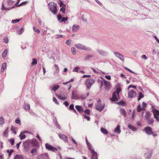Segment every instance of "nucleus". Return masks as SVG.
<instances>
[{
	"mask_svg": "<svg viewBox=\"0 0 159 159\" xmlns=\"http://www.w3.org/2000/svg\"><path fill=\"white\" fill-rule=\"evenodd\" d=\"M142 115L143 117L147 120H148L150 117V113L148 111L142 112Z\"/></svg>",
	"mask_w": 159,
	"mask_h": 159,
	"instance_id": "nucleus-11",
	"label": "nucleus"
},
{
	"mask_svg": "<svg viewBox=\"0 0 159 159\" xmlns=\"http://www.w3.org/2000/svg\"><path fill=\"white\" fill-rule=\"evenodd\" d=\"M39 149L38 147L34 148L31 151V153L33 156L37 155L38 154V150Z\"/></svg>",
	"mask_w": 159,
	"mask_h": 159,
	"instance_id": "nucleus-15",
	"label": "nucleus"
},
{
	"mask_svg": "<svg viewBox=\"0 0 159 159\" xmlns=\"http://www.w3.org/2000/svg\"><path fill=\"white\" fill-rule=\"evenodd\" d=\"M114 53L115 54L116 57L119 58L120 60L123 61H124V58L122 54L117 52H114Z\"/></svg>",
	"mask_w": 159,
	"mask_h": 159,
	"instance_id": "nucleus-16",
	"label": "nucleus"
},
{
	"mask_svg": "<svg viewBox=\"0 0 159 159\" xmlns=\"http://www.w3.org/2000/svg\"><path fill=\"white\" fill-rule=\"evenodd\" d=\"M120 112L121 114H122L124 117H125L126 115V112L125 110L123 109H121L120 110Z\"/></svg>",
	"mask_w": 159,
	"mask_h": 159,
	"instance_id": "nucleus-37",
	"label": "nucleus"
},
{
	"mask_svg": "<svg viewBox=\"0 0 159 159\" xmlns=\"http://www.w3.org/2000/svg\"><path fill=\"white\" fill-rule=\"evenodd\" d=\"M98 51L101 55H104L105 53V52L100 50H98Z\"/></svg>",
	"mask_w": 159,
	"mask_h": 159,
	"instance_id": "nucleus-47",
	"label": "nucleus"
},
{
	"mask_svg": "<svg viewBox=\"0 0 159 159\" xmlns=\"http://www.w3.org/2000/svg\"><path fill=\"white\" fill-rule=\"evenodd\" d=\"M37 64V60L36 58H33V61L31 64L32 65H34Z\"/></svg>",
	"mask_w": 159,
	"mask_h": 159,
	"instance_id": "nucleus-33",
	"label": "nucleus"
},
{
	"mask_svg": "<svg viewBox=\"0 0 159 159\" xmlns=\"http://www.w3.org/2000/svg\"><path fill=\"white\" fill-rule=\"evenodd\" d=\"M75 107L77 111L80 113L84 111L83 108L81 106L77 105Z\"/></svg>",
	"mask_w": 159,
	"mask_h": 159,
	"instance_id": "nucleus-19",
	"label": "nucleus"
},
{
	"mask_svg": "<svg viewBox=\"0 0 159 159\" xmlns=\"http://www.w3.org/2000/svg\"><path fill=\"white\" fill-rule=\"evenodd\" d=\"M53 101L55 102V103L57 104H58V103L55 98H53Z\"/></svg>",
	"mask_w": 159,
	"mask_h": 159,
	"instance_id": "nucleus-59",
	"label": "nucleus"
},
{
	"mask_svg": "<svg viewBox=\"0 0 159 159\" xmlns=\"http://www.w3.org/2000/svg\"><path fill=\"white\" fill-rule=\"evenodd\" d=\"M142 110H143V109L142 107H141L140 105H139L138 107V108H137V111L138 112H139Z\"/></svg>",
	"mask_w": 159,
	"mask_h": 159,
	"instance_id": "nucleus-39",
	"label": "nucleus"
},
{
	"mask_svg": "<svg viewBox=\"0 0 159 159\" xmlns=\"http://www.w3.org/2000/svg\"><path fill=\"white\" fill-rule=\"evenodd\" d=\"M141 57L143 59L145 60L147 59L148 58L147 57H146V56L145 55H142L141 56Z\"/></svg>",
	"mask_w": 159,
	"mask_h": 159,
	"instance_id": "nucleus-60",
	"label": "nucleus"
},
{
	"mask_svg": "<svg viewBox=\"0 0 159 159\" xmlns=\"http://www.w3.org/2000/svg\"><path fill=\"white\" fill-rule=\"evenodd\" d=\"M7 152L8 153L9 156H10L11 154L13 152V150H11L10 151L8 150H7Z\"/></svg>",
	"mask_w": 159,
	"mask_h": 159,
	"instance_id": "nucleus-50",
	"label": "nucleus"
},
{
	"mask_svg": "<svg viewBox=\"0 0 159 159\" xmlns=\"http://www.w3.org/2000/svg\"><path fill=\"white\" fill-rule=\"evenodd\" d=\"M147 104L146 103H145V102H143L142 103V107L143 109V110H145V108L147 107Z\"/></svg>",
	"mask_w": 159,
	"mask_h": 159,
	"instance_id": "nucleus-46",
	"label": "nucleus"
},
{
	"mask_svg": "<svg viewBox=\"0 0 159 159\" xmlns=\"http://www.w3.org/2000/svg\"><path fill=\"white\" fill-rule=\"evenodd\" d=\"M32 143L34 146H37L39 144L38 142L35 139L33 140L32 141Z\"/></svg>",
	"mask_w": 159,
	"mask_h": 159,
	"instance_id": "nucleus-29",
	"label": "nucleus"
},
{
	"mask_svg": "<svg viewBox=\"0 0 159 159\" xmlns=\"http://www.w3.org/2000/svg\"><path fill=\"white\" fill-rule=\"evenodd\" d=\"M67 17H63L62 18V20H61V21L65 22V21H66L67 20Z\"/></svg>",
	"mask_w": 159,
	"mask_h": 159,
	"instance_id": "nucleus-61",
	"label": "nucleus"
},
{
	"mask_svg": "<svg viewBox=\"0 0 159 159\" xmlns=\"http://www.w3.org/2000/svg\"><path fill=\"white\" fill-rule=\"evenodd\" d=\"M120 126L119 125H118L116 128H115L114 131L115 133H116L118 134H119L120 133L121 130L120 129Z\"/></svg>",
	"mask_w": 159,
	"mask_h": 159,
	"instance_id": "nucleus-21",
	"label": "nucleus"
},
{
	"mask_svg": "<svg viewBox=\"0 0 159 159\" xmlns=\"http://www.w3.org/2000/svg\"><path fill=\"white\" fill-rule=\"evenodd\" d=\"M93 57L92 55H87L85 57V60L88 59L89 58H91Z\"/></svg>",
	"mask_w": 159,
	"mask_h": 159,
	"instance_id": "nucleus-52",
	"label": "nucleus"
},
{
	"mask_svg": "<svg viewBox=\"0 0 159 159\" xmlns=\"http://www.w3.org/2000/svg\"><path fill=\"white\" fill-rule=\"evenodd\" d=\"M74 46L76 48L79 49H80L85 51H90L91 50L90 48L80 43L76 44Z\"/></svg>",
	"mask_w": 159,
	"mask_h": 159,
	"instance_id": "nucleus-4",
	"label": "nucleus"
},
{
	"mask_svg": "<svg viewBox=\"0 0 159 159\" xmlns=\"http://www.w3.org/2000/svg\"><path fill=\"white\" fill-rule=\"evenodd\" d=\"M45 147L46 149L50 151H51L53 152H55L57 150V149L53 148L52 145L48 143H46L45 144Z\"/></svg>",
	"mask_w": 159,
	"mask_h": 159,
	"instance_id": "nucleus-8",
	"label": "nucleus"
},
{
	"mask_svg": "<svg viewBox=\"0 0 159 159\" xmlns=\"http://www.w3.org/2000/svg\"><path fill=\"white\" fill-rule=\"evenodd\" d=\"M4 123V119L3 117H0V126L2 127Z\"/></svg>",
	"mask_w": 159,
	"mask_h": 159,
	"instance_id": "nucleus-26",
	"label": "nucleus"
},
{
	"mask_svg": "<svg viewBox=\"0 0 159 159\" xmlns=\"http://www.w3.org/2000/svg\"><path fill=\"white\" fill-rule=\"evenodd\" d=\"M27 3V2H22V3H21L18 6H21L22 5L26 4Z\"/></svg>",
	"mask_w": 159,
	"mask_h": 159,
	"instance_id": "nucleus-62",
	"label": "nucleus"
},
{
	"mask_svg": "<svg viewBox=\"0 0 159 159\" xmlns=\"http://www.w3.org/2000/svg\"><path fill=\"white\" fill-rule=\"evenodd\" d=\"M72 98L75 99H79V95H75L74 94V91H73L72 93Z\"/></svg>",
	"mask_w": 159,
	"mask_h": 159,
	"instance_id": "nucleus-28",
	"label": "nucleus"
},
{
	"mask_svg": "<svg viewBox=\"0 0 159 159\" xmlns=\"http://www.w3.org/2000/svg\"><path fill=\"white\" fill-rule=\"evenodd\" d=\"M90 110L89 109H86L84 111V113L87 115H90Z\"/></svg>",
	"mask_w": 159,
	"mask_h": 159,
	"instance_id": "nucleus-51",
	"label": "nucleus"
},
{
	"mask_svg": "<svg viewBox=\"0 0 159 159\" xmlns=\"http://www.w3.org/2000/svg\"><path fill=\"white\" fill-rule=\"evenodd\" d=\"M69 109L70 110H73L74 109V106L73 104H71L69 106Z\"/></svg>",
	"mask_w": 159,
	"mask_h": 159,
	"instance_id": "nucleus-56",
	"label": "nucleus"
},
{
	"mask_svg": "<svg viewBox=\"0 0 159 159\" xmlns=\"http://www.w3.org/2000/svg\"><path fill=\"white\" fill-rule=\"evenodd\" d=\"M57 97L61 100H65L66 98V97L65 95L60 94L57 96Z\"/></svg>",
	"mask_w": 159,
	"mask_h": 159,
	"instance_id": "nucleus-22",
	"label": "nucleus"
},
{
	"mask_svg": "<svg viewBox=\"0 0 159 159\" xmlns=\"http://www.w3.org/2000/svg\"><path fill=\"white\" fill-rule=\"evenodd\" d=\"M152 112H153L154 118L158 121H159V111L154 108L153 107H152Z\"/></svg>",
	"mask_w": 159,
	"mask_h": 159,
	"instance_id": "nucleus-7",
	"label": "nucleus"
},
{
	"mask_svg": "<svg viewBox=\"0 0 159 159\" xmlns=\"http://www.w3.org/2000/svg\"><path fill=\"white\" fill-rule=\"evenodd\" d=\"M128 127L133 131H135L136 129V128L133 125H129Z\"/></svg>",
	"mask_w": 159,
	"mask_h": 159,
	"instance_id": "nucleus-30",
	"label": "nucleus"
},
{
	"mask_svg": "<svg viewBox=\"0 0 159 159\" xmlns=\"http://www.w3.org/2000/svg\"><path fill=\"white\" fill-rule=\"evenodd\" d=\"M144 97L143 95L140 92L139 93V96L138 98V100L139 101L141 98H143Z\"/></svg>",
	"mask_w": 159,
	"mask_h": 159,
	"instance_id": "nucleus-42",
	"label": "nucleus"
},
{
	"mask_svg": "<svg viewBox=\"0 0 159 159\" xmlns=\"http://www.w3.org/2000/svg\"><path fill=\"white\" fill-rule=\"evenodd\" d=\"M80 69V68L78 67H76L73 70V71H75L76 72H78V70Z\"/></svg>",
	"mask_w": 159,
	"mask_h": 159,
	"instance_id": "nucleus-54",
	"label": "nucleus"
},
{
	"mask_svg": "<svg viewBox=\"0 0 159 159\" xmlns=\"http://www.w3.org/2000/svg\"><path fill=\"white\" fill-rule=\"evenodd\" d=\"M7 67L6 64L4 63L2 65V71L3 72Z\"/></svg>",
	"mask_w": 159,
	"mask_h": 159,
	"instance_id": "nucleus-32",
	"label": "nucleus"
},
{
	"mask_svg": "<svg viewBox=\"0 0 159 159\" xmlns=\"http://www.w3.org/2000/svg\"><path fill=\"white\" fill-rule=\"evenodd\" d=\"M24 108L25 110H30V105L27 104H25L24 106Z\"/></svg>",
	"mask_w": 159,
	"mask_h": 159,
	"instance_id": "nucleus-34",
	"label": "nucleus"
},
{
	"mask_svg": "<svg viewBox=\"0 0 159 159\" xmlns=\"http://www.w3.org/2000/svg\"><path fill=\"white\" fill-rule=\"evenodd\" d=\"M24 29L23 28H21L20 29V31L18 32V34H21L24 32Z\"/></svg>",
	"mask_w": 159,
	"mask_h": 159,
	"instance_id": "nucleus-55",
	"label": "nucleus"
},
{
	"mask_svg": "<svg viewBox=\"0 0 159 159\" xmlns=\"http://www.w3.org/2000/svg\"><path fill=\"white\" fill-rule=\"evenodd\" d=\"M79 26L78 25H74L72 28V30L73 31L76 32L79 29Z\"/></svg>",
	"mask_w": 159,
	"mask_h": 159,
	"instance_id": "nucleus-20",
	"label": "nucleus"
},
{
	"mask_svg": "<svg viewBox=\"0 0 159 159\" xmlns=\"http://www.w3.org/2000/svg\"><path fill=\"white\" fill-rule=\"evenodd\" d=\"M11 130L15 134H16V132L15 131V128L14 126H12L11 129Z\"/></svg>",
	"mask_w": 159,
	"mask_h": 159,
	"instance_id": "nucleus-48",
	"label": "nucleus"
},
{
	"mask_svg": "<svg viewBox=\"0 0 159 159\" xmlns=\"http://www.w3.org/2000/svg\"><path fill=\"white\" fill-rule=\"evenodd\" d=\"M101 102L100 99L98 101L97 104L96 106V109L100 111H102L104 107V105L103 104H101Z\"/></svg>",
	"mask_w": 159,
	"mask_h": 159,
	"instance_id": "nucleus-6",
	"label": "nucleus"
},
{
	"mask_svg": "<svg viewBox=\"0 0 159 159\" xmlns=\"http://www.w3.org/2000/svg\"><path fill=\"white\" fill-rule=\"evenodd\" d=\"M37 159H48V154L46 153L39 155Z\"/></svg>",
	"mask_w": 159,
	"mask_h": 159,
	"instance_id": "nucleus-17",
	"label": "nucleus"
},
{
	"mask_svg": "<svg viewBox=\"0 0 159 159\" xmlns=\"http://www.w3.org/2000/svg\"><path fill=\"white\" fill-rule=\"evenodd\" d=\"M86 142L89 150L91 151L92 153L91 159H98L97 154L93 149L91 144L88 142L87 138H86Z\"/></svg>",
	"mask_w": 159,
	"mask_h": 159,
	"instance_id": "nucleus-2",
	"label": "nucleus"
},
{
	"mask_svg": "<svg viewBox=\"0 0 159 159\" xmlns=\"http://www.w3.org/2000/svg\"><path fill=\"white\" fill-rule=\"evenodd\" d=\"M59 88V85H55L52 88V89L54 91H55Z\"/></svg>",
	"mask_w": 159,
	"mask_h": 159,
	"instance_id": "nucleus-41",
	"label": "nucleus"
},
{
	"mask_svg": "<svg viewBox=\"0 0 159 159\" xmlns=\"http://www.w3.org/2000/svg\"><path fill=\"white\" fill-rule=\"evenodd\" d=\"M105 89L107 90H109L111 88V84L110 82L104 80Z\"/></svg>",
	"mask_w": 159,
	"mask_h": 159,
	"instance_id": "nucleus-9",
	"label": "nucleus"
},
{
	"mask_svg": "<svg viewBox=\"0 0 159 159\" xmlns=\"http://www.w3.org/2000/svg\"><path fill=\"white\" fill-rule=\"evenodd\" d=\"M33 29L35 32H37L38 33H40V31L39 29H37L34 27H33Z\"/></svg>",
	"mask_w": 159,
	"mask_h": 159,
	"instance_id": "nucleus-53",
	"label": "nucleus"
},
{
	"mask_svg": "<svg viewBox=\"0 0 159 159\" xmlns=\"http://www.w3.org/2000/svg\"><path fill=\"white\" fill-rule=\"evenodd\" d=\"M71 51L73 54H75L76 52V49L75 47H72L71 49Z\"/></svg>",
	"mask_w": 159,
	"mask_h": 159,
	"instance_id": "nucleus-40",
	"label": "nucleus"
},
{
	"mask_svg": "<svg viewBox=\"0 0 159 159\" xmlns=\"http://www.w3.org/2000/svg\"><path fill=\"white\" fill-rule=\"evenodd\" d=\"M84 116L85 119H86L88 121L90 120V117L89 116H87L85 115H84Z\"/></svg>",
	"mask_w": 159,
	"mask_h": 159,
	"instance_id": "nucleus-57",
	"label": "nucleus"
},
{
	"mask_svg": "<svg viewBox=\"0 0 159 159\" xmlns=\"http://www.w3.org/2000/svg\"><path fill=\"white\" fill-rule=\"evenodd\" d=\"M145 155V157L148 159L149 158H150L151 156V154H149L148 155H147V154H146Z\"/></svg>",
	"mask_w": 159,
	"mask_h": 159,
	"instance_id": "nucleus-58",
	"label": "nucleus"
},
{
	"mask_svg": "<svg viewBox=\"0 0 159 159\" xmlns=\"http://www.w3.org/2000/svg\"><path fill=\"white\" fill-rule=\"evenodd\" d=\"M8 130L9 128H7L4 132L3 135L6 137H7L8 135Z\"/></svg>",
	"mask_w": 159,
	"mask_h": 159,
	"instance_id": "nucleus-24",
	"label": "nucleus"
},
{
	"mask_svg": "<svg viewBox=\"0 0 159 159\" xmlns=\"http://www.w3.org/2000/svg\"><path fill=\"white\" fill-rule=\"evenodd\" d=\"M21 19H16V20H13L11 22L12 23H16L19 22L20 20Z\"/></svg>",
	"mask_w": 159,
	"mask_h": 159,
	"instance_id": "nucleus-44",
	"label": "nucleus"
},
{
	"mask_svg": "<svg viewBox=\"0 0 159 159\" xmlns=\"http://www.w3.org/2000/svg\"><path fill=\"white\" fill-rule=\"evenodd\" d=\"M145 132L148 134H153L152 129L151 127H148L145 129Z\"/></svg>",
	"mask_w": 159,
	"mask_h": 159,
	"instance_id": "nucleus-18",
	"label": "nucleus"
},
{
	"mask_svg": "<svg viewBox=\"0 0 159 159\" xmlns=\"http://www.w3.org/2000/svg\"><path fill=\"white\" fill-rule=\"evenodd\" d=\"M59 5L61 7L60 11H62L63 13H65L66 5L64 4L61 1L60 2Z\"/></svg>",
	"mask_w": 159,
	"mask_h": 159,
	"instance_id": "nucleus-10",
	"label": "nucleus"
},
{
	"mask_svg": "<svg viewBox=\"0 0 159 159\" xmlns=\"http://www.w3.org/2000/svg\"><path fill=\"white\" fill-rule=\"evenodd\" d=\"M86 98V96L84 94L79 95V99H81L82 100H84Z\"/></svg>",
	"mask_w": 159,
	"mask_h": 159,
	"instance_id": "nucleus-27",
	"label": "nucleus"
},
{
	"mask_svg": "<svg viewBox=\"0 0 159 159\" xmlns=\"http://www.w3.org/2000/svg\"><path fill=\"white\" fill-rule=\"evenodd\" d=\"M14 139L12 138L11 139L9 140V142L12 145H13L14 143Z\"/></svg>",
	"mask_w": 159,
	"mask_h": 159,
	"instance_id": "nucleus-45",
	"label": "nucleus"
},
{
	"mask_svg": "<svg viewBox=\"0 0 159 159\" xmlns=\"http://www.w3.org/2000/svg\"><path fill=\"white\" fill-rule=\"evenodd\" d=\"M25 132H24L21 133L20 135L19 136L20 138V139L22 140L25 138V135L24 134V133Z\"/></svg>",
	"mask_w": 159,
	"mask_h": 159,
	"instance_id": "nucleus-31",
	"label": "nucleus"
},
{
	"mask_svg": "<svg viewBox=\"0 0 159 159\" xmlns=\"http://www.w3.org/2000/svg\"><path fill=\"white\" fill-rule=\"evenodd\" d=\"M101 131L105 134H108V131L105 129L102 128L101 129Z\"/></svg>",
	"mask_w": 159,
	"mask_h": 159,
	"instance_id": "nucleus-25",
	"label": "nucleus"
},
{
	"mask_svg": "<svg viewBox=\"0 0 159 159\" xmlns=\"http://www.w3.org/2000/svg\"><path fill=\"white\" fill-rule=\"evenodd\" d=\"M136 95V92L134 90H130L128 93V97L132 98Z\"/></svg>",
	"mask_w": 159,
	"mask_h": 159,
	"instance_id": "nucleus-12",
	"label": "nucleus"
},
{
	"mask_svg": "<svg viewBox=\"0 0 159 159\" xmlns=\"http://www.w3.org/2000/svg\"><path fill=\"white\" fill-rule=\"evenodd\" d=\"M99 82L101 84V87L104 84V80H103L100 81Z\"/></svg>",
	"mask_w": 159,
	"mask_h": 159,
	"instance_id": "nucleus-63",
	"label": "nucleus"
},
{
	"mask_svg": "<svg viewBox=\"0 0 159 159\" xmlns=\"http://www.w3.org/2000/svg\"><path fill=\"white\" fill-rule=\"evenodd\" d=\"M14 159H24V158L22 155L17 154L15 156Z\"/></svg>",
	"mask_w": 159,
	"mask_h": 159,
	"instance_id": "nucleus-23",
	"label": "nucleus"
},
{
	"mask_svg": "<svg viewBox=\"0 0 159 159\" xmlns=\"http://www.w3.org/2000/svg\"><path fill=\"white\" fill-rule=\"evenodd\" d=\"M7 49H5L3 52L2 53V56L3 57H6V56L7 55Z\"/></svg>",
	"mask_w": 159,
	"mask_h": 159,
	"instance_id": "nucleus-36",
	"label": "nucleus"
},
{
	"mask_svg": "<svg viewBox=\"0 0 159 159\" xmlns=\"http://www.w3.org/2000/svg\"><path fill=\"white\" fill-rule=\"evenodd\" d=\"M7 3L9 5H12L14 4V2L11 0H7Z\"/></svg>",
	"mask_w": 159,
	"mask_h": 159,
	"instance_id": "nucleus-38",
	"label": "nucleus"
},
{
	"mask_svg": "<svg viewBox=\"0 0 159 159\" xmlns=\"http://www.w3.org/2000/svg\"><path fill=\"white\" fill-rule=\"evenodd\" d=\"M59 136L60 138L63 140L65 143H67L68 141L67 137L63 134H59Z\"/></svg>",
	"mask_w": 159,
	"mask_h": 159,
	"instance_id": "nucleus-13",
	"label": "nucleus"
},
{
	"mask_svg": "<svg viewBox=\"0 0 159 159\" xmlns=\"http://www.w3.org/2000/svg\"><path fill=\"white\" fill-rule=\"evenodd\" d=\"M2 10H10V8H7L5 7H4L3 4H2Z\"/></svg>",
	"mask_w": 159,
	"mask_h": 159,
	"instance_id": "nucleus-43",
	"label": "nucleus"
},
{
	"mask_svg": "<svg viewBox=\"0 0 159 159\" xmlns=\"http://www.w3.org/2000/svg\"><path fill=\"white\" fill-rule=\"evenodd\" d=\"M94 83V81L92 79H87L85 82V84L86 85L87 89H89L91 86Z\"/></svg>",
	"mask_w": 159,
	"mask_h": 159,
	"instance_id": "nucleus-5",
	"label": "nucleus"
},
{
	"mask_svg": "<svg viewBox=\"0 0 159 159\" xmlns=\"http://www.w3.org/2000/svg\"><path fill=\"white\" fill-rule=\"evenodd\" d=\"M153 122V119H150L148 120V123L149 124H152Z\"/></svg>",
	"mask_w": 159,
	"mask_h": 159,
	"instance_id": "nucleus-49",
	"label": "nucleus"
},
{
	"mask_svg": "<svg viewBox=\"0 0 159 159\" xmlns=\"http://www.w3.org/2000/svg\"><path fill=\"white\" fill-rule=\"evenodd\" d=\"M116 91L113 93L112 97L111 99V100L113 102L117 101L119 97V93L122 90L121 88L119 85L116 86Z\"/></svg>",
	"mask_w": 159,
	"mask_h": 159,
	"instance_id": "nucleus-1",
	"label": "nucleus"
},
{
	"mask_svg": "<svg viewBox=\"0 0 159 159\" xmlns=\"http://www.w3.org/2000/svg\"><path fill=\"white\" fill-rule=\"evenodd\" d=\"M54 67L55 70V73H58L59 72V69L58 66L56 64H55L54 65Z\"/></svg>",
	"mask_w": 159,
	"mask_h": 159,
	"instance_id": "nucleus-35",
	"label": "nucleus"
},
{
	"mask_svg": "<svg viewBox=\"0 0 159 159\" xmlns=\"http://www.w3.org/2000/svg\"><path fill=\"white\" fill-rule=\"evenodd\" d=\"M24 150L25 152H27L29 151L30 146L28 142H25L24 143Z\"/></svg>",
	"mask_w": 159,
	"mask_h": 159,
	"instance_id": "nucleus-14",
	"label": "nucleus"
},
{
	"mask_svg": "<svg viewBox=\"0 0 159 159\" xmlns=\"http://www.w3.org/2000/svg\"><path fill=\"white\" fill-rule=\"evenodd\" d=\"M49 6L52 12L56 14L57 12L56 4L53 2H51L49 3Z\"/></svg>",
	"mask_w": 159,
	"mask_h": 159,
	"instance_id": "nucleus-3",
	"label": "nucleus"
},
{
	"mask_svg": "<svg viewBox=\"0 0 159 159\" xmlns=\"http://www.w3.org/2000/svg\"><path fill=\"white\" fill-rule=\"evenodd\" d=\"M71 41L70 40H67L66 42V44L67 45H69L71 43Z\"/></svg>",
	"mask_w": 159,
	"mask_h": 159,
	"instance_id": "nucleus-64",
	"label": "nucleus"
}]
</instances>
